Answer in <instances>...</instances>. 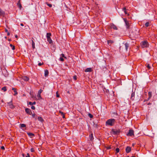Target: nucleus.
<instances>
[{
  "label": "nucleus",
  "instance_id": "nucleus-17",
  "mask_svg": "<svg viewBox=\"0 0 157 157\" xmlns=\"http://www.w3.org/2000/svg\"><path fill=\"white\" fill-rule=\"evenodd\" d=\"M12 90L14 91V92L15 93L14 95H16L17 94V89L16 88H13L12 89Z\"/></svg>",
  "mask_w": 157,
  "mask_h": 157
},
{
  "label": "nucleus",
  "instance_id": "nucleus-49",
  "mask_svg": "<svg viewBox=\"0 0 157 157\" xmlns=\"http://www.w3.org/2000/svg\"><path fill=\"white\" fill-rule=\"evenodd\" d=\"M5 32L6 33H7L8 32V30L6 29H5Z\"/></svg>",
  "mask_w": 157,
  "mask_h": 157
},
{
  "label": "nucleus",
  "instance_id": "nucleus-24",
  "mask_svg": "<svg viewBox=\"0 0 157 157\" xmlns=\"http://www.w3.org/2000/svg\"><path fill=\"white\" fill-rule=\"evenodd\" d=\"M32 45L33 49L35 48V43L33 40H32Z\"/></svg>",
  "mask_w": 157,
  "mask_h": 157
},
{
  "label": "nucleus",
  "instance_id": "nucleus-30",
  "mask_svg": "<svg viewBox=\"0 0 157 157\" xmlns=\"http://www.w3.org/2000/svg\"><path fill=\"white\" fill-rule=\"evenodd\" d=\"M2 90H3L4 91V92L6 91V90H7L6 87V86H4V87H3L2 88Z\"/></svg>",
  "mask_w": 157,
  "mask_h": 157
},
{
  "label": "nucleus",
  "instance_id": "nucleus-41",
  "mask_svg": "<svg viewBox=\"0 0 157 157\" xmlns=\"http://www.w3.org/2000/svg\"><path fill=\"white\" fill-rule=\"evenodd\" d=\"M44 64V63H38V65L39 66H41V65H43Z\"/></svg>",
  "mask_w": 157,
  "mask_h": 157
},
{
  "label": "nucleus",
  "instance_id": "nucleus-23",
  "mask_svg": "<svg viewBox=\"0 0 157 157\" xmlns=\"http://www.w3.org/2000/svg\"><path fill=\"white\" fill-rule=\"evenodd\" d=\"M125 49L126 51H127V50L129 47V44L127 43H126L125 44Z\"/></svg>",
  "mask_w": 157,
  "mask_h": 157
},
{
  "label": "nucleus",
  "instance_id": "nucleus-52",
  "mask_svg": "<svg viewBox=\"0 0 157 157\" xmlns=\"http://www.w3.org/2000/svg\"><path fill=\"white\" fill-rule=\"evenodd\" d=\"M20 25H21V26H24V24H23V23H21V24H20Z\"/></svg>",
  "mask_w": 157,
  "mask_h": 157
},
{
  "label": "nucleus",
  "instance_id": "nucleus-7",
  "mask_svg": "<svg viewBox=\"0 0 157 157\" xmlns=\"http://www.w3.org/2000/svg\"><path fill=\"white\" fill-rule=\"evenodd\" d=\"M110 27L111 29H113L114 30H117L118 29L117 27L113 23L110 24Z\"/></svg>",
  "mask_w": 157,
  "mask_h": 157
},
{
  "label": "nucleus",
  "instance_id": "nucleus-56",
  "mask_svg": "<svg viewBox=\"0 0 157 157\" xmlns=\"http://www.w3.org/2000/svg\"><path fill=\"white\" fill-rule=\"evenodd\" d=\"M8 40H9V41H11V39H8Z\"/></svg>",
  "mask_w": 157,
  "mask_h": 157
},
{
  "label": "nucleus",
  "instance_id": "nucleus-15",
  "mask_svg": "<svg viewBox=\"0 0 157 157\" xmlns=\"http://www.w3.org/2000/svg\"><path fill=\"white\" fill-rule=\"evenodd\" d=\"M89 138L90 141H93L94 139L93 134L91 133L89 135Z\"/></svg>",
  "mask_w": 157,
  "mask_h": 157
},
{
  "label": "nucleus",
  "instance_id": "nucleus-18",
  "mask_svg": "<svg viewBox=\"0 0 157 157\" xmlns=\"http://www.w3.org/2000/svg\"><path fill=\"white\" fill-rule=\"evenodd\" d=\"M49 74V72L48 70H45L44 71V76L45 77H47L48 76V75Z\"/></svg>",
  "mask_w": 157,
  "mask_h": 157
},
{
  "label": "nucleus",
  "instance_id": "nucleus-27",
  "mask_svg": "<svg viewBox=\"0 0 157 157\" xmlns=\"http://www.w3.org/2000/svg\"><path fill=\"white\" fill-rule=\"evenodd\" d=\"M10 46L12 48V49L13 50L15 49V47L11 44H10Z\"/></svg>",
  "mask_w": 157,
  "mask_h": 157
},
{
  "label": "nucleus",
  "instance_id": "nucleus-42",
  "mask_svg": "<svg viewBox=\"0 0 157 157\" xmlns=\"http://www.w3.org/2000/svg\"><path fill=\"white\" fill-rule=\"evenodd\" d=\"M31 151V152H34L35 151L33 148H31L30 149Z\"/></svg>",
  "mask_w": 157,
  "mask_h": 157
},
{
  "label": "nucleus",
  "instance_id": "nucleus-35",
  "mask_svg": "<svg viewBox=\"0 0 157 157\" xmlns=\"http://www.w3.org/2000/svg\"><path fill=\"white\" fill-rule=\"evenodd\" d=\"M43 91V90L42 89H40V90L38 91V94H41V93Z\"/></svg>",
  "mask_w": 157,
  "mask_h": 157
},
{
  "label": "nucleus",
  "instance_id": "nucleus-8",
  "mask_svg": "<svg viewBox=\"0 0 157 157\" xmlns=\"http://www.w3.org/2000/svg\"><path fill=\"white\" fill-rule=\"evenodd\" d=\"M7 103L9 106V107L10 108L13 109L15 108L14 105L12 103V101H11L10 102Z\"/></svg>",
  "mask_w": 157,
  "mask_h": 157
},
{
  "label": "nucleus",
  "instance_id": "nucleus-11",
  "mask_svg": "<svg viewBox=\"0 0 157 157\" xmlns=\"http://www.w3.org/2000/svg\"><path fill=\"white\" fill-rule=\"evenodd\" d=\"M22 79L25 81H28L29 80V78L27 76H24L22 77Z\"/></svg>",
  "mask_w": 157,
  "mask_h": 157
},
{
  "label": "nucleus",
  "instance_id": "nucleus-38",
  "mask_svg": "<svg viewBox=\"0 0 157 157\" xmlns=\"http://www.w3.org/2000/svg\"><path fill=\"white\" fill-rule=\"evenodd\" d=\"M59 60L60 61H64V59L61 57H60L59 58Z\"/></svg>",
  "mask_w": 157,
  "mask_h": 157
},
{
  "label": "nucleus",
  "instance_id": "nucleus-33",
  "mask_svg": "<svg viewBox=\"0 0 157 157\" xmlns=\"http://www.w3.org/2000/svg\"><path fill=\"white\" fill-rule=\"evenodd\" d=\"M88 116L90 118H92L93 117V115L91 114V113H89L88 114Z\"/></svg>",
  "mask_w": 157,
  "mask_h": 157
},
{
  "label": "nucleus",
  "instance_id": "nucleus-59",
  "mask_svg": "<svg viewBox=\"0 0 157 157\" xmlns=\"http://www.w3.org/2000/svg\"><path fill=\"white\" fill-rule=\"evenodd\" d=\"M131 157H136L135 156H132Z\"/></svg>",
  "mask_w": 157,
  "mask_h": 157
},
{
  "label": "nucleus",
  "instance_id": "nucleus-9",
  "mask_svg": "<svg viewBox=\"0 0 157 157\" xmlns=\"http://www.w3.org/2000/svg\"><path fill=\"white\" fill-rule=\"evenodd\" d=\"M25 111L26 113L29 114L31 115L32 114V111L29 108H26L25 109Z\"/></svg>",
  "mask_w": 157,
  "mask_h": 157
},
{
  "label": "nucleus",
  "instance_id": "nucleus-61",
  "mask_svg": "<svg viewBox=\"0 0 157 157\" xmlns=\"http://www.w3.org/2000/svg\"><path fill=\"white\" fill-rule=\"evenodd\" d=\"M67 93H69V91H68V92H67Z\"/></svg>",
  "mask_w": 157,
  "mask_h": 157
},
{
  "label": "nucleus",
  "instance_id": "nucleus-6",
  "mask_svg": "<svg viewBox=\"0 0 157 157\" xmlns=\"http://www.w3.org/2000/svg\"><path fill=\"white\" fill-rule=\"evenodd\" d=\"M134 131L132 129H130L128 133L127 134V136H134Z\"/></svg>",
  "mask_w": 157,
  "mask_h": 157
},
{
  "label": "nucleus",
  "instance_id": "nucleus-31",
  "mask_svg": "<svg viewBox=\"0 0 157 157\" xmlns=\"http://www.w3.org/2000/svg\"><path fill=\"white\" fill-rule=\"evenodd\" d=\"M46 4H47L48 6H49V7H52V4H49L48 2H46L45 3Z\"/></svg>",
  "mask_w": 157,
  "mask_h": 157
},
{
  "label": "nucleus",
  "instance_id": "nucleus-2",
  "mask_svg": "<svg viewBox=\"0 0 157 157\" xmlns=\"http://www.w3.org/2000/svg\"><path fill=\"white\" fill-rule=\"evenodd\" d=\"M141 46L142 48H147L148 47L149 44L147 41L142 42L141 43Z\"/></svg>",
  "mask_w": 157,
  "mask_h": 157
},
{
  "label": "nucleus",
  "instance_id": "nucleus-20",
  "mask_svg": "<svg viewBox=\"0 0 157 157\" xmlns=\"http://www.w3.org/2000/svg\"><path fill=\"white\" fill-rule=\"evenodd\" d=\"M5 15V13L4 12L2 11L1 9L0 8V15L3 16Z\"/></svg>",
  "mask_w": 157,
  "mask_h": 157
},
{
  "label": "nucleus",
  "instance_id": "nucleus-21",
  "mask_svg": "<svg viewBox=\"0 0 157 157\" xmlns=\"http://www.w3.org/2000/svg\"><path fill=\"white\" fill-rule=\"evenodd\" d=\"M126 10H127V9H126V8L125 7H124L123 9V10L124 11L125 14H127L128 15H129V14L127 12Z\"/></svg>",
  "mask_w": 157,
  "mask_h": 157
},
{
  "label": "nucleus",
  "instance_id": "nucleus-29",
  "mask_svg": "<svg viewBox=\"0 0 157 157\" xmlns=\"http://www.w3.org/2000/svg\"><path fill=\"white\" fill-rule=\"evenodd\" d=\"M107 43L108 44H109V43L113 44V41L111 40H107Z\"/></svg>",
  "mask_w": 157,
  "mask_h": 157
},
{
  "label": "nucleus",
  "instance_id": "nucleus-53",
  "mask_svg": "<svg viewBox=\"0 0 157 157\" xmlns=\"http://www.w3.org/2000/svg\"><path fill=\"white\" fill-rule=\"evenodd\" d=\"M22 155V156H23V157H24V156H25V154H24L23 153Z\"/></svg>",
  "mask_w": 157,
  "mask_h": 157
},
{
  "label": "nucleus",
  "instance_id": "nucleus-57",
  "mask_svg": "<svg viewBox=\"0 0 157 157\" xmlns=\"http://www.w3.org/2000/svg\"><path fill=\"white\" fill-rule=\"evenodd\" d=\"M148 99H147V100H145L144 101V102L146 101H148Z\"/></svg>",
  "mask_w": 157,
  "mask_h": 157
},
{
  "label": "nucleus",
  "instance_id": "nucleus-55",
  "mask_svg": "<svg viewBox=\"0 0 157 157\" xmlns=\"http://www.w3.org/2000/svg\"><path fill=\"white\" fill-rule=\"evenodd\" d=\"M151 103H150V102L147 104V105H151Z\"/></svg>",
  "mask_w": 157,
  "mask_h": 157
},
{
  "label": "nucleus",
  "instance_id": "nucleus-40",
  "mask_svg": "<svg viewBox=\"0 0 157 157\" xmlns=\"http://www.w3.org/2000/svg\"><path fill=\"white\" fill-rule=\"evenodd\" d=\"M59 113L61 114L62 116L64 114V113L63 112L61 111H59Z\"/></svg>",
  "mask_w": 157,
  "mask_h": 157
},
{
  "label": "nucleus",
  "instance_id": "nucleus-50",
  "mask_svg": "<svg viewBox=\"0 0 157 157\" xmlns=\"http://www.w3.org/2000/svg\"><path fill=\"white\" fill-rule=\"evenodd\" d=\"M10 33L9 32H8L7 33V36H9L10 35Z\"/></svg>",
  "mask_w": 157,
  "mask_h": 157
},
{
  "label": "nucleus",
  "instance_id": "nucleus-44",
  "mask_svg": "<svg viewBox=\"0 0 157 157\" xmlns=\"http://www.w3.org/2000/svg\"><path fill=\"white\" fill-rule=\"evenodd\" d=\"M73 78L75 80H76L77 79V76L76 75H75L73 76Z\"/></svg>",
  "mask_w": 157,
  "mask_h": 157
},
{
  "label": "nucleus",
  "instance_id": "nucleus-25",
  "mask_svg": "<svg viewBox=\"0 0 157 157\" xmlns=\"http://www.w3.org/2000/svg\"><path fill=\"white\" fill-rule=\"evenodd\" d=\"M20 127L21 128H23L26 127V125L24 124H20Z\"/></svg>",
  "mask_w": 157,
  "mask_h": 157
},
{
  "label": "nucleus",
  "instance_id": "nucleus-45",
  "mask_svg": "<svg viewBox=\"0 0 157 157\" xmlns=\"http://www.w3.org/2000/svg\"><path fill=\"white\" fill-rule=\"evenodd\" d=\"M32 117L33 118H34L36 116V115L35 114V113H34L33 114H32Z\"/></svg>",
  "mask_w": 157,
  "mask_h": 157
},
{
  "label": "nucleus",
  "instance_id": "nucleus-16",
  "mask_svg": "<svg viewBox=\"0 0 157 157\" xmlns=\"http://www.w3.org/2000/svg\"><path fill=\"white\" fill-rule=\"evenodd\" d=\"M92 70L91 68H88L85 69V72H90L92 71Z\"/></svg>",
  "mask_w": 157,
  "mask_h": 157
},
{
  "label": "nucleus",
  "instance_id": "nucleus-58",
  "mask_svg": "<svg viewBox=\"0 0 157 157\" xmlns=\"http://www.w3.org/2000/svg\"><path fill=\"white\" fill-rule=\"evenodd\" d=\"M134 144H132V146H134Z\"/></svg>",
  "mask_w": 157,
  "mask_h": 157
},
{
  "label": "nucleus",
  "instance_id": "nucleus-5",
  "mask_svg": "<svg viewBox=\"0 0 157 157\" xmlns=\"http://www.w3.org/2000/svg\"><path fill=\"white\" fill-rule=\"evenodd\" d=\"M123 20L125 23V25L127 29H129L130 27V25L128 21H127V19L125 18H123Z\"/></svg>",
  "mask_w": 157,
  "mask_h": 157
},
{
  "label": "nucleus",
  "instance_id": "nucleus-4",
  "mask_svg": "<svg viewBox=\"0 0 157 157\" xmlns=\"http://www.w3.org/2000/svg\"><path fill=\"white\" fill-rule=\"evenodd\" d=\"M51 36V33H47L46 37L47 39V41L49 44H51L52 42V41L50 37V36Z\"/></svg>",
  "mask_w": 157,
  "mask_h": 157
},
{
  "label": "nucleus",
  "instance_id": "nucleus-22",
  "mask_svg": "<svg viewBox=\"0 0 157 157\" xmlns=\"http://www.w3.org/2000/svg\"><path fill=\"white\" fill-rule=\"evenodd\" d=\"M151 94H152V93H151V92H148V95L149 97L148 98V100H149V99L151 97V96H152Z\"/></svg>",
  "mask_w": 157,
  "mask_h": 157
},
{
  "label": "nucleus",
  "instance_id": "nucleus-28",
  "mask_svg": "<svg viewBox=\"0 0 157 157\" xmlns=\"http://www.w3.org/2000/svg\"><path fill=\"white\" fill-rule=\"evenodd\" d=\"M146 67H147V68L149 70L151 69V67L149 64L147 63L146 64Z\"/></svg>",
  "mask_w": 157,
  "mask_h": 157
},
{
  "label": "nucleus",
  "instance_id": "nucleus-12",
  "mask_svg": "<svg viewBox=\"0 0 157 157\" xmlns=\"http://www.w3.org/2000/svg\"><path fill=\"white\" fill-rule=\"evenodd\" d=\"M132 92L131 94V97L130 98L133 101L134 100V99L135 98V93H134V92H133L132 91Z\"/></svg>",
  "mask_w": 157,
  "mask_h": 157
},
{
  "label": "nucleus",
  "instance_id": "nucleus-13",
  "mask_svg": "<svg viewBox=\"0 0 157 157\" xmlns=\"http://www.w3.org/2000/svg\"><path fill=\"white\" fill-rule=\"evenodd\" d=\"M17 6L19 7V8L21 9L22 7L21 5L20 2V0H19L18 1L17 3Z\"/></svg>",
  "mask_w": 157,
  "mask_h": 157
},
{
  "label": "nucleus",
  "instance_id": "nucleus-39",
  "mask_svg": "<svg viewBox=\"0 0 157 157\" xmlns=\"http://www.w3.org/2000/svg\"><path fill=\"white\" fill-rule=\"evenodd\" d=\"M61 56L63 57H64V58L66 59V57L65 56L64 54L63 53L61 54Z\"/></svg>",
  "mask_w": 157,
  "mask_h": 157
},
{
  "label": "nucleus",
  "instance_id": "nucleus-34",
  "mask_svg": "<svg viewBox=\"0 0 157 157\" xmlns=\"http://www.w3.org/2000/svg\"><path fill=\"white\" fill-rule=\"evenodd\" d=\"M120 149L119 148H117L116 149V154L117 153L119 152Z\"/></svg>",
  "mask_w": 157,
  "mask_h": 157
},
{
  "label": "nucleus",
  "instance_id": "nucleus-1",
  "mask_svg": "<svg viewBox=\"0 0 157 157\" xmlns=\"http://www.w3.org/2000/svg\"><path fill=\"white\" fill-rule=\"evenodd\" d=\"M116 122L114 118L110 119L108 120L105 122V124L106 126H110L114 125Z\"/></svg>",
  "mask_w": 157,
  "mask_h": 157
},
{
  "label": "nucleus",
  "instance_id": "nucleus-51",
  "mask_svg": "<svg viewBox=\"0 0 157 157\" xmlns=\"http://www.w3.org/2000/svg\"><path fill=\"white\" fill-rule=\"evenodd\" d=\"M62 117H63V118H65V116L64 114L63 115H62Z\"/></svg>",
  "mask_w": 157,
  "mask_h": 157
},
{
  "label": "nucleus",
  "instance_id": "nucleus-43",
  "mask_svg": "<svg viewBox=\"0 0 157 157\" xmlns=\"http://www.w3.org/2000/svg\"><path fill=\"white\" fill-rule=\"evenodd\" d=\"M31 109H33V110H34L35 109V107L33 106V105H32V106H31Z\"/></svg>",
  "mask_w": 157,
  "mask_h": 157
},
{
  "label": "nucleus",
  "instance_id": "nucleus-10",
  "mask_svg": "<svg viewBox=\"0 0 157 157\" xmlns=\"http://www.w3.org/2000/svg\"><path fill=\"white\" fill-rule=\"evenodd\" d=\"M131 151V148L129 146H127L126 149L125 151L127 153H128L130 152Z\"/></svg>",
  "mask_w": 157,
  "mask_h": 157
},
{
  "label": "nucleus",
  "instance_id": "nucleus-54",
  "mask_svg": "<svg viewBox=\"0 0 157 157\" xmlns=\"http://www.w3.org/2000/svg\"><path fill=\"white\" fill-rule=\"evenodd\" d=\"M15 37H16V38H17L18 37V36H17V35H15Z\"/></svg>",
  "mask_w": 157,
  "mask_h": 157
},
{
  "label": "nucleus",
  "instance_id": "nucleus-62",
  "mask_svg": "<svg viewBox=\"0 0 157 157\" xmlns=\"http://www.w3.org/2000/svg\"><path fill=\"white\" fill-rule=\"evenodd\" d=\"M127 157H129V156H128Z\"/></svg>",
  "mask_w": 157,
  "mask_h": 157
},
{
  "label": "nucleus",
  "instance_id": "nucleus-3",
  "mask_svg": "<svg viewBox=\"0 0 157 157\" xmlns=\"http://www.w3.org/2000/svg\"><path fill=\"white\" fill-rule=\"evenodd\" d=\"M121 132V130L118 129V130L112 129L111 130V132L113 135H119Z\"/></svg>",
  "mask_w": 157,
  "mask_h": 157
},
{
  "label": "nucleus",
  "instance_id": "nucleus-48",
  "mask_svg": "<svg viewBox=\"0 0 157 157\" xmlns=\"http://www.w3.org/2000/svg\"><path fill=\"white\" fill-rule=\"evenodd\" d=\"M111 148L110 146H109L107 147V149H111Z\"/></svg>",
  "mask_w": 157,
  "mask_h": 157
},
{
  "label": "nucleus",
  "instance_id": "nucleus-26",
  "mask_svg": "<svg viewBox=\"0 0 157 157\" xmlns=\"http://www.w3.org/2000/svg\"><path fill=\"white\" fill-rule=\"evenodd\" d=\"M36 104V102L35 101H34L33 102H29V104L30 105H35Z\"/></svg>",
  "mask_w": 157,
  "mask_h": 157
},
{
  "label": "nucleus",
  "instance_id": "nucleus-46",
  "mask_svg": "<svg viewBox=\"0 0 157 157\" xmlns=\"http://www.w3.org/2000/svg\"><path fill=\"white\" fill-rule=\"evenodd\" d=\"M1 148L2 150H5V148L4 146H2L1 147Z\"/></svg>",
  "mask_w": 157,
  "mask_h": 157
},
{
  "label": "nucleus",
  "instance_id": "nucleus-36",
  "mask_svg": "<svg viewBox=\"0 0 157 157\" xmlns=\"http://www.w3.org/2000/svg\"><path fill=\"white\" fill-rule=\"evenodd\" d=\"M56 97L59 98V95L58 94V91H57L56 92Z\"/></svg>",
  "mask_w": 157,
  "mask_h": 157
},
{
  "label": "nucleus",
  "instance_id": "nucleus-32",
  "mask_svg": "<svg viewBox=\"0 0 157 157\" xmlns=\"http://www.w3.org/2000/svg\"><path fill=\"white\" fill-rule=\"evenodd\" d=\"M149 25V22H147L145 24V25L146 27H148Z\"/></svg>",
  "mask_w": 157,
  "mask_h": 157
},
{
  "label": "nucleus",
  "instance_id": "nucleus-14",
  "mask_svg": "<svg viewBox=\"0 0 157 157\" xmlns=\"http://www.w3.org/2000/svg\"><path fill=\"white\" fill-rule=\"evenodd\" d=\"M27 134L29 136H30V138H33L35 136V135L33 133L31 132H27Z\"/></svg>",
  "mask_w": 157,
  "mask_h": 157
},
{
  "label": "nucleus",
  "instance_id": "nucleus-37",
  "mask_svg": "<svg viewBox=\"0 0 157 157\" xmlns=\"http://www.w3.org/2000/svg\"><path fill=\"white\" fill-rule=\"evenodd\" d=\"M37 96L38 98H41V95H40V94H37Z\"/></svg>",
  "mask_w": 157,
  "mask_h": 157
},
{
  "label": "nucleus",
  "instance_id": "nucleus-19",
  "mask_svg": "<svg viewBox=\"0 0 157 157\" xmlns=\"http://www.w3.org/2000/svg\"><path fill=\"white\" fill-rule=\"evenodd\" d=\"M37 119L39 121H40L41 122H43L44 121L43 119L41 117H38Z\"/></svg>",
  "mask_w": 157,
  "mask_h": 157
},
{
  "label": "nucleus",
  "instance_id": "nucleus-47",
  "mask_svg": "<svg viewBox=\"0 0 157 157\" xmlns=\"http://www.w3.org/2000/svg\"><path fill=\"white\" fill-rule=\"evenodd\" d=\"M26 157H30V155L29 153H27V155L26 156Z\"/></svg>",
  "mask_w": 157,
  "mask_h": 157
},
{
  "label": "nucleus",
  "instance_id": "nucleus-60",
  "mask_svg": "<svg viewBox=\"0 0 157 157\" xmlns=\"http://www.w3.org/2000/svg\"><path fill=\"white\" fill-rule=\"evenodd\" d=\"M5 38L6 39V38H7V37H6V36H5Z\"/></svg>",
  "mask_w": 157,
  "mask_h": 157
}]
</instances>
